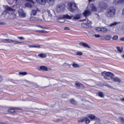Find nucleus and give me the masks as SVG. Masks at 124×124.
<instances>
[{"label":"nucleus","instance_id":"obj_49","mask_svg":"<svg viewBox=\"0 0 124 124\" xmlns=\"http://www.w3.org/2000/svg\"><path fill=\"white\" fill-rule=\"evenodd\" d=\"M17 38L20 39H24V38L23 37H17Z\"/></svg>","mask_w":124,"mask_h":124},{"label":"nucleus","instance_id":"obj_44","mask_svg":"<svg viewBox=\"0 0 124 124\" xmlns=\"http://www.w3.org/2000/svg\"><path fill=\"white\" fill-rule=\"evenodd\" d=\"M95 29L96 31H101V28L100 27H96Z\"/></svg>","mask_w":124,"mask_h":124},{"label":"nucleus","instance_id":"obj_61","mask_svg":"<svg viewBox=\"0 0 124 124\" xmlns=\"http://www.w3.org/2000/svg\"><path fill=\"white\" fill-rule=\"evenodd\" d=\"M94 0H88L89 2H93L94 1Z\"/></svg>","mask_w":124,"mask_h":124},{"label":"nucleus","instance_id":"obj_53","mask_svg":"<svg viewBox=\"0 0 124 124\" xmlns=\"http://www.w3.org/2000/svg\"><path fill=\"white\" fill-rule=\"evenodd\" d=\"M64 30H70V28L68 27H66L64 28Z\"/></svg>","mask_w":124,"mask_h":124},{"label":"nucleus","instance_id":"obj_6","mask_svg":"<svg viewBox=\"0 0 124 124\" xmlns=\"http://www.w3.org/2000/svg\"><path fill=\"white\" fill-rule=\"evenodd\" d=\"M64 8L65 6L64 4H58L56 6V10L57 11L59 12L63 11L64 9Z\"/></svg>","mask_w":124,"mask_h":124},{"label":"nucleus","instance_id":"obj_25","mask_svg":"<svg viewBox=\"0 0 124 124\" xmlns=\"http://www.w3.org/2000/svg\"><path fill=\"white\" fill-rule=\"evenodd\" d=\"M5 9L8 11L12 12L14 10H13L11 7H8L7 6H6Z\"/></svg>","mask_w":124,"mask_h":124},{"label":"nucleus","instance_id":"obj_45","mask_svg":"<svg viewBox=\"0 0 124 124\" xmlns=\"http://www.w3.org/2000/svg\"><path fill=\"white\" fill-rule=\"evenodd\" d=\"M22 55H19V56H18V57L20 59H24V57Z\"/></svg>","mask_w":124,"mask_h":124},{"label":"nucleus","instance_id":"obj_41","mask_svg":"<svg viewBox=\"0 0 124 124\" xmlns=\"http://www.w3.org/2000/svg\"><path fill=\"white\" fill-rule=\"evenodd\" d=\"M40 47V45H39L35 44L34 45V47L39 48Z\"/></svg>","mask_w":124,"mask_h":124},{"label":"nucleus","instance_id":"obj_31","mask_svg":"<svg viewBox=\"0 0 124 124\" xmlns=\"http://www.w3.org/2000/svg\"><path fill=\"white\" fill-rule=\"evenodd\" d=\"M19 75H25L28 74L26 72H19Z\"/></svg>","mask_w":124,"mask_h":124},{"label":"nucleus","instance_id":"obj_59","mask_svg":"<svg viewBox=\"0 0 124 124\" xmlns=\"http://www.w3.org/2000/svg\"><path fill=\"white\" fill-rule=\"evenodd\" d=\"M122 14L124 16V8L122 10Z\"/></svg>","mask_w":124,"mask_h":124},{"label":"nucleus","instance_id":"obj_47","mask_svg":"<svg viewBox=\"0 0 124 124\" xmlns=\"http://www.w3.org/2000/svg\"><path fill=\"white\" fill-rule=\"evenodd\" d=\"M42 21V20L41 19L36 17V19L35 21Z\"/></svg>","mask_w":124,"mask_h":124},{"label":"nucleus","instance_id":"obj_57","mask_svg":"<svg viewBox=\"0 0 124 124\" xmlns=\"http://www.w3.org/2000/svg\"><path fill=\"white\" fill-rule=\"evenodd\" d=\"M37 26L38 27H40L42 28H44L42 26H40V25H37Z\"/></svg>","mask_w":124,"mask_h":124},{"label":"nucleus","instance_id":"obj_63","mask_svg":"<svg viewBox=\"0 0 124 124\" xmlns=\"http://www.w3.org/2000/svg\"><path fill=\"white\" fill-rule=\"evenodd\" d=\"M121 57L124 58V55H122L121 56Z\"/></svg>","mask_w":124,"mask_h":124},{"label":"nucleus","instance_id":"obj_35","mask_svg":"<svg viewBox=\"0 0 124 124\" xmlns=\"http://www.w3.org/2000/svg\"><path fill=\"white\" fill-rule=\"evenodd\" d=\"M118 23L115 22L114 23H112L109 25V26H116V24Z\"/></svg>","mask_w":124,"mask_h":124},{"label":"nucleus","instance_id":"obj_33","mask_svg":"<svg viewBox=\"0 0 124 124\" xmlns=\"http://www.w3.org/2000/svg\"><path fill=\"white\" fill-rule=\"evenodd\" d=\"M106 6V4H105L104 3H100V6L102 8H105L104 7L105 6Z\"/></svg>","mask_w":124,"mask_h":124},{"label":"nucleus","instance_id":"obj_60","mask_svg":"<svg viewBox=\"0 0 124 124\" xmlns=\"http://www.w3.org/2000/svg\"><path fill=\"white\" fill-rule=\"evenodd\" d=\"M2 80V79L1 77L0 76V82Z\"/></svg>","mask_w":124,"mask_h":124},{"label":"nucleus","instance_id":"obj_42","mask_svg":"<svg viewBox=\"0 0 124 124\" xmlns=\"http://www.w3.org/2000/svg\"><path fill=\"white\" fill-rule=\"evenodd\" d=\"M25 5L26 7H27L29 8H31L32 6L29 3L25 4Z\"/></svg>","mask_w":124,"mask_h":124},{"label":"nucleus","instance_id":"obj_7","mask_svg":"<svg viewBox=\"0 0 124 124\" xmlns=\"http://www.w3.org/2000/svg\"><path fill=\"white\" fill-rule=\"evenodd\" d=\"M34 110H45V109L43 107V106L40 104H34L32 108Z\"/></svg>","mask_w":124,"mask_h":124},{"label":"nucleus","instance_id":"obj_16","mask_svg":"<svg viewBox=\"0 0 124 124\" xmlns=\"http://www.w3.org/2000/svg\"><path fill=\"white\" fill-rule=\"evenodd\" d=\"M83 14L86 17L90 15L91 14V11L88 10H87L85 11L83 13Z\"/></svg>","mask_w":124,"mask_h":124},{"label":"nucleus","instance_id":"obj_50","mask_svg":"<svg viewBox=\"0 0 124 124\" xmlns=\"http://www.w3.org/2000/svg\"><path fill=\"white\" fill-rule=\"evenodd\" d=\"M94 36L96 38H99L100 37V36L99 34H95Z\"/></svg>","mask_w":124,"mask_h":124},{"label":"nucleus","instance_id":"obj_21","mask_svg":"<svg viewBox=\"0 0 124 124\" xmlns=\"http://www.w3.org/2000/svg\"><path fill=\"white\" fill-rule=\"evenodd\" d=\"M73 16L72 15L71 16H70L68 14L65 15L63 16V17L64 18L68 19H70L73 18Z\"/></svg>","mask_w":124,"mask_h":124},{"label":"nucleus","instance_id":"obj_29","mask_svg":"<svg viewBox=\"0 0 124 124\" xmlns=\"http://www.w3.org/2000/svg\"><path fill=\"white\" fill-rule=\"evenodd\" d=\"M117 49L118 52H121L123 50V48L122 47H120L119 46H117L116 47Z\"/></svg>","mask_w":124,"mask_h":124},{"label":"nucleus","instance_id":"obj_24","mask_svg":"<svg viewBox=\"0 0 124 124\" xmlns=\"http://www.w3.org/2000/svg\"><path fill=\"white\" fill-rule=\"evenodd\" d=\"M47 2L50 5L52 6L54 4V0H47Z\"/></svg>","mask_w":124,"mask_h":124},{"label":"nucleus","instance_id":"obj_19","mask_svg":"<svg viewBox=\"0 0 124 124\" xmlns=\"http://www.w3.org/2000/svg\"><path fill=\"white\" fill-rule=\"evenodd\" d=\"M70 103L73 104L75 105H78V102L75 101L74 99H72L70 100Z\"/></svg>","mask_w":124,"mask_h":124},{"label":"nucleus","instance_id":"obj_40","mask_svg":"<svg viewBox=\"0 0 124 124\" xmlns=\"http://www.w3.org/2000/svg\"><path fill=\"white\" fill-rule=\"evenodd\" d=\"M38 56L41 58H44L46 57V55H38Z\"/></svg>","mask_w":124,"mask_h":124},{"label":"nucleus","instance_id":"obj_9","mask_svg":"<svg viewBox=\"0 0 124 124\" xmlns=\"http://www.w3.org/2000/svg\"><path fill=\"white\" fill-rule=\"evenodd\" d=\"M15 10H13V11L11 12L10 13H7L5 16V18H7L6 16V15H9L10 17L12 18H14L16 17V14L14 12Z\"/></svg>","mask_w":124,"mask_h":124},{"label":"nucleus","instance_id":"obj_22","mask_svg":"<svg viewBox=\"0 0 124 124\" xmlns=\"http://www.w3.org/2000/svg\"><path fill=\"white\" fill-rule=\"evenodd\" d=\"M75 85L78 88H79L81 86H83V85L80 83L77 82H76L75 83Z\"/></svg>","mask_w":124,"mask_h":124},{"label":"nucleus","instance_id":"obj_32","mask_svg":"<svg viewBox=\"0 0 124 124\" xmlns=\"http://www.w3.org/2000/svg\"><path fill=\"white\" fill-rule=\"evenodd\" d=\"M14 44H17L19 43H21V42H18L16 40H12V42Z\"/></svg>","mask_w":124,"mask_h":124},{"label":"nucleus","instance_id":"obj_30","mask_svg":"<svg viewBox=\"0 0 124 124\" xmlns=\"http://www.w3.org/2000/svg\"><path fill=\"white\" fill-rule=\"evenodd\" d=\"M58 21L60 23H63L64 22V19L63 18H60L58 19Z\"/></svg>","mask_w":124,"mask_h":124},{"label":"nucleus","instance_id":"obj_12","mask_svg":"<svg viewBox=\"0 0 124 124\" xmlns=\"http://www.w3.org/2000/svg\"><path fill=\"white\" fill-rule=\"evenodd\" d=\"M90 9L93 11H96L97 10V8L93 4H92L90 5Z\"/></svg>","mask_w":124,"mask_h":124},{"label":"nucleus","instance_id":"obj_27","mask_svg":"<svg viewBox=\"0 0 124 124\" xmlns=\"http://www.w3.org/2000/svg\"><path fill=\"white\" fill-rule=\"evenodd\" d=\"M88 117L92 120L94 119L95 117V116L94 115L92 114L90 115Z\"/></svg>","mask_w":124,"mask_h":124},{"label":"nucleus","instance_id":"obj_18","mask_svg":"<svg viewBox=\"0 0 124 124\" xmlns=\"http://www.w3.org/2000/svg\"><path fill=\"white\" fill-rule=\"evenodd\" d=\"M111 80L115 82H118L120 83L121 81V80L119 78H114L113 77L112 78Z\"/></svg>","mask_w":124,"mask_h":124},{"label":"nucleus","instance_id":"obj_17","mask_svg":"<svg viewBox=\"0 0 124 124\" xmlns=\"http://www.w3.org/2000/svg\"><path fill=\"white\" fill-rule=\"evenodd\" d=\"M39 10L38 8H36L35 9L33 10H32L31 15H33V16H35L37 14V12Z\"/></svg>","mask_w":124,"mask_h":124},{"label":"nucleus","instance_id":"obj_26","mask_svg":"<svg viewBox=\"0 0 124 124\" xmlns=\"http://www.w3.org/2000/svg\"><path fill=\"white\" fill-rule=\"evenodd\" d=\"M80 44L81 45H82L84 47H87L88 48H90L89 46L86 43H80Z\"/></svg>","mask_w":124,"mask_h":124},{"label":"nucleus","instance_id":"obj_39","mask_svg":"<svg viewBox=\"0 0 124 124\" xmlns=\"http://www.w3.org/2000/svg\"><path fill=\"white\" fill-rule=\"evenodd\" d=\"M12 39H3V40H4L5 41H7L8 42L10 43L12 42Z\"/></svg>","mask_w":124,"mask_h":124},{"label":"nucleus","instance_id":"obj_8","mask_svg":"<svg viewBox=\"0 0 124 124\" xmlns=\"http://www.w3.org/2000/svg\"><path fill=\"white\" fill-rule=\"evenodd\" d=\"M21 109H20L16 108L10 107L8 110L7 111L10 113H14L18 112V110Z\"/></svg>","mask_w":124,"mask_h":124},{"label":"nucleus","instance_id":"obj_23","mask_svg":"<svg viewBox=\"0 0 124 124\" xmlns=\"http://www.w3.org/2000/svg\"><path fill=\"white\" fill-rule=\"evenodd\" d=\"M80 18V15L79 14H77L75 16L73 17V19L78 20Z\"/></svg>","mask_w":124,"mask_h":124},{"label":"nucleus","instance_id":"obj_1","mask_svg":"<svg viewBox=\"0 0 124 124\" xmlns=\"http://www.w3.org/2000/svg\"><path fill=\"white\" fill-rule=\"evenodd\" d=\"M58 83V80H52L50 78H46L44 79L43 81L40 80L37 81L36 82L34 81L31 82L30 85H34L36 87H38L39 85L43 84H49L52 83L54 84H57Z\"/></svg>","mask_w":124,"mask_h":124},{"label":"nucleus","instance_id":"obj_36","mask_svg":"<svg viewBox=\"0 0 124 124\" xmlns=\"http://www.w3.org/2000/svg\"><path fill=\"white\" fill-rule=\"evenodd\" d=\"M72 66L74 67H79V66L78 64L76 63H73L72 64Z\"/></svg>","mask_w":124,"mask_h":124},{"label":"nucleus","instance_id":"obj_58","mask_svg":"<svg viewBox=\"0 0 124 124\" xmlns=\"http://www.w3.org/2000/svg\"><path fill=\"white\" fill-rule=\"evenodd\" d=\"M29 46L30 47H34V45H29Z\"/></svg>","mask_w":124,"mask_h":124},{"label":"nucleus","instance_id":"obj_55","mask_svg":"<svg viewBox=\"0 0 124 124\" xmlns=\"http://www.w3.org/2000/svg\"><path fill=\"white\" fill-rule=\"evenodd\" d=\"M82 54V53L81 52H77L76 54Z\"/></svg>","mask_w":124,"mask_h":124},{"label":"nucleus","instance_id":"obj_3","mask_svg":"<svg viewBox=\"0 0 124 124\" xmlns=\"http://www.w3.org/2000/svg\"><path fill=\"white\" fill-rule=\"evenodd\" d=\"M101 76L104 77L105 79L107 80H110L114 77L113 74L110 72L104 71L101 73Z\"/></svg>","mask_w":124,"mask_h":124},{"label":"nucleus","instance_id":"obj_52","mask_svg":"<svg viewBox=\"0 0 124 124\" xmlns=\"http://www.w3.org/2000/svg\"><path fill=\"white\" fill-rule=\"evenodd\" d=\"M37 31L39 33H43L44 32V31H43L42 30H37Z\"/></svg>","mask_w":124,"mask_h":124},{"label":"nucleus","instance_id":"obj_34","mask_svg":"<svg viewBox=\"0 0 124 124\" xmlns=\"http://www.w3.org/2000/svg\"><path fill=\"white\" fill-rule=\"evenodd\" d=\"M111 38V36L109 35H106L105 37V38L106 39H110Z\"/></svg>","mask_w":124,"mask_h":124},{"label":"nucleus","instance_id":"obj_5","mask_svg":"<svg viewBox=\"0 0 124 124\" xmlns=\"http://www.w3.org/2000/svg\"><path fill=\"white\" fill-rule=\"evenodd\" d=\"M68 7L69 10L72 12L74 11V10L77 8V7L76 6L74 2L69 3L68 4Z\"/></svg>","mask_w":124,"mask_h":124},{"label":"nucleus","instance_id":"obj_37","mask_svg":"<svg viewBox=\"0 0 124 124\" xmlns=\"http://www.w3.org/2000/svg\"><path fill=\"white\" fill-rule=\"evenodd\" d=\"M36 17H31L30 20L31 21H36Z\"/></svg>","mask_w":124,"mask_h":124},{"label":"nucleus","instance_id":"obj_56","mask_svg":"<svg viewBox=\"0 0 124 124\" xmlns=\"http://www.w3.org/2000/svg\"><path fill=\"white\" fill-rule=\"evenodd\" d=\"M120 40L122 41H124V37L121 38Z\"/></svg>","mask_w":124,"mask_h":124},{"label":"nucleus","instance_id":"obj_43","mask_svg":"<svg viewBox=\"0 0 124 124\" xmlns=\"http://www.w3.org/2000/svg\"><path fill=\"white\" fill-rule=\"evenodd\" d=\"M24 83L25 84H28L30 85L31 81L27 80H25L24 81Z\"/></svg>","mask_w":124,"mask_h":124},{"label":"nucleus","instance_id":"obj_28","mask_svg":"<svg viewBox=\"0 0 124 124\" xmlns=\"http://www.w3.org/2000/svg\"><path fill=\"white\" fill-rule=\"evenodd\" d=\"M101 32H106L108 31V29L106 28H101Z\"/></svg>","mask_w":124,"mask_h":124},{"label":"nucleus","instance_id":"obj_15","mask_svg":"<svg viewBox=\"0 0 124 124\" xmlns=\"http://www.w3.org/2000/svg\"><path fill=\"white\" fill-rule=\"evenodd\" d=\"M46 0H36L37 2L39 4L44 5L45 4Z\"/></svg>","mask_w":124,"mask_h":124},{"label":"nucleus","instance_id":"obj_2","mask_svg":"<svg viewBox=\"0 0 124 124\" xmlns=\"http://www.w3.org/2000/svg\"><path fill=\"white\" fill-rule=\"evenodd\" d=\"M115 9L113 7H111L107 9L106 13V15L108 18L113 17L115 15Z\"/></svg>","mask_w":124,"mask_h":124},{"label":"nucleus","instance_id":"obj_46","mask_svg":"<svg viewBox=\"0 0 124 124\" xmlns=\"http://www.w3.org/2000/svg\"><path fill=\"white\" fill-rule=\"evenodd\" d=\"M118 37L117 36L115 35L112 37V39L114 40H116L118 39Z\"/></svg>","mask_w":124,"mask_h":124},{"label":"nucleus","instance_id":"obj_11","mask_svg":"<svg viewBox=\"0 0 124 124\" xmlns=\"http://www.w3.org/2000/svg\"><path fill=\"white\" fill-rule=\"evenodd\" d=\"M113 2L116 4H123L124 3V0H113Z\"/></svg>","mask_w":124,"mask_h":124},{"label":"nucleus","instance_id":"obj_20","mask_svg":"<svg viewBox=\"0 0 124 124\" xmlns=\"http://www.w3.org/2000/svg\"><path fill=\"white\" fill-rule=\"evenodd\" d=\"M39 68L40 70L45 71H47L48 70L47 67L44 66H40L39 67Z\"/></svg>","mask_w":124,"mask_h":124},{"label":"nucleus","instance_id":"obj_14","mask_svg":"<svg viewBox=\"0 0 124 124\" xmlns=\"http://www.w3.org/2000/svg\"><path fill=\"white\" fill-rule=\"evenodd\" d=\"M46 12H47L48 16L50 17H51L53 15L54 13V12L53 10H47L46 11Z\"/></svg>","mask_w":124,"mask_h":124},{"label":"nucleus","instance_id":"obj_10","mask_svg":"<svg viewBox=\"0 0 124 124\" xmlns=\"http://www.w3.org/2000/svg\"><path fill=\"white\" fill-rule=\"evenodd\" d=\"M18 13L20 16L22 17H25V13L23 12L22 9H19L18 11Z\"/></svg>","mask_w":124,"mask_h":124},{"label":"nucleus","instance_id":"obj_38","mask_svg":"<svg viewBox=\"0 0 124 124\" xmlns=\"http://www.w3.org/2000/svg\"><path fill=\"white\" fill-rule=\"evenodd\" d=\"M98 95L99 96L101 97H104L103 94L101 92H99L98 93Z\"/></svg>","mask_w":124,"mask_h":124},{"label":"nucleus","instance_id":"obj_13","mask_svg":"<svg viewBox=\"0 0 124 124\" xmlns=\"http://www.w3.org/2000/svg\"><path fill=\"white\" fill-rule=\"evenodd\" d=\"M81 121L82 122L85 121V123L87 124L89 123L90 122V120L89 118L86 117H84L81 119Z\"/></svg>","mask_w":124,"mask_h":124},{"label":"nucleus","instance_id":"obj_51","mask_svg":"<svg viewBox=\"0 0 124 124\" xmlns=\"http://www.w3.org/2000/svg\"><path fill=\"white\" fill-rule=\"evenodd\" d=\"M105 85L109 88H112V87L110 86L109 85L107 84H106Z\"/></svg>","mask_w":124,"mask_h":124},{"label":"nucleus","instance_id":"obj_48","mask_svg":"<svg viewBox=\"0 0 124 124\" xmlns=\"http://www.w3.org/2000/svg\"><path fill=\"white\" fill-rule=\"evenodd\" d=\"M63 98H65L67 97V95L65 94H63L61 96Z\"/></svg>","mask_w":124,"mask_h":124},{"label":"nucleus","instance_id":"obj_62","mask_svg":"<svg viewBox=\"0 0 124 124\" xmlns=\"http://www.w3.org/2000/svg\"><path fill=\"white\" fill-rule=\"evenodd\" d=\"M3 24H4V23H3L0 22V25H3Z\"/></svg>","mask_w":124,"mask_h":124},{"label":"nucleus","instance_id":"obj_54","mask_svg":"<svg viewBox=\"0 0 124 124\" xmlns=\"http://www.w3.org/2000/svg\"><path fill=\"white\" fill-rule=\"evenodd\" d=\"M120 101L122 102H124V98H122L120 99Z\"/></svg>","mask_w":124,"mask_h":124},{"label":"nucleus","instance_id":"obj_4","mask_svg":"<svg viewBox=\"0 0 124 124\" xmlns=\"http://www.w3.org/2000/svg\"><path fill=\"white\" fill-rule=\"evenodd\" d=\"M81 21H85L86 22L85 23H83L81 24L82 26L83 27L86 28H90L91 27L90 26V21L88 20L87 18L82 20Z\"/></svg>","mask_w":124,"mask_h":124},{"label":"nucleus","instance_id":"obj_64","mask_svg":"<svg viewBox=\"0 0 124 124\" xmlns=\"http://www.w3.org/2000/svg\"><path fill=\"white\" fill-rule=\"evenodd\" d=\"M0 124H4L2 123H0Z\"/></svg>","mask_w":124,"mask_h":124}]
</instances>
